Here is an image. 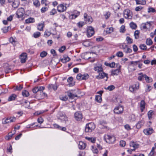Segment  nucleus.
<instances>
[{"label":"nucleus","instance_id":"nucleus-1","mask_svg":"<svg viewBox=\"0 0 156 156\" xmlns=\"http://www.w3.org/2000/svg\"><path fill=\"white\" fill-rule=\"evenodd\" d=\"M108 74L104 73L103 71L102 65L101 64H98V79H102L106 77L105 80L107 81L108 78Z\"/></svg>","mask_w":156,"mask_h":156},{"label":"nucleus","instance_id":"nucleus-2","mask_svg":"<svg viewBox=\"0 0 156 156\" xmlns=\"http://www.w3.org/2000/svg\"><path fill=\"white\" fill-rule=\"evenodd\" d=\"M95 126L93 122H90L87 124L85 129L86 132H92L95 128Z\"/></svg>","mask_w":156,"mask_h":156},{"label":"nucleus","instance_id":"nucleus-3","mask_svg":"<svg viewBox=\"0 0 156 156\" xmlns=\"http://www.w3.org/2000/svg\"><path fill=\"white\" fill-rule=\"evenodd\" d=\"M57 117H59L58 119H63L65 122L66 123L68 121V117L66 116L65 113L63 112H59L57 114Z\"/></svg>","mask_w":156,"mask_h":156},{"label":"nucleus","instance_id":"nucleus-4","mask_svg":"<svg viewBox=\"0 0 156 156\" xmlns=\"http://www.w3.org/2000/svg\"><path fill=\"white\" fill-rule=\"evenodd\" d=\"M123 15L124 17L127 19H131L132 17L131 12L128 9H126L124 11Z\"/></svg>","mask_w":156,"mask_h":156},{"label":"nucleus","instance_id":"nucleus-5","mask_svg":"<svg viewBox=\"0 0 156 156\" xmlns=\"http://www.w3.org/2000/svg\"><path fill=\"white\" fill-rule=\"evenodd\" d=\"M94 34V29L91 26L88 27L87 30V36L88 37L92 36Z\"/></svg>","mask_w":156,"mask_h":156},{"label":"nucleus","instance_id":"nucleus-6","mask_svg":"<svg viewBox=\"0 0 156 156\" xmlns=\"http://www.w3.org/2000/svg\"><path fill=\"white\" fill-rule=\"evenodd\" d=\"M25 13L24 9L23 8H19L16 12V15L18 18H21Z\"/></svg>","mask_w":156,"mask_h":156},{"label":"nucleus","instance_id":"nucleus-7","mask_svg":"<svg viewBox=\"0 0 156 156\" xmlns=\"http://www.w3.org/2000/svg\"><path fill=\"white\" fill-rule=\"evenodd\" d=\"M84 20L86 23L90 24L92 22L93 20L90 16H88L87 14L85 13L84 14Z\"/></svg>","mask_w":156,"mask_h":156},{"label":"nucleus","instance_id":"nucleus-8","mask_svg":"<svg viewBox=\"0 0 156 156\" xmlns=\"http://www.w3.org/2000/svg\"><path fill=\"white\" fill-rule=\"evenodd\" d=\"M123 111V108L122 106L119 105L116 107L114 109V113L117 114L122 113Z\"/></svg>","mask_w":156,"mask_h":156},{"label":"nucleus","instance_id":"nucleus-9","mask_svg":"<svg viewBox=\"0 0 156 156\" xmlns=\"http://www.w3.org/2000/svg\"><path fill=\"white\" fill-rule=\"evenodd\" d=\"M105 138L106 140V142L109 143H114L115 140V139L114 137L108 135H106L105 136Z\"/></svg>","mask_w":156,"mask_h":156},{"label":"nucleus","instance_id":"nucleus-10","mask_svg":"<svg viewBox=\"0 0 156 156\" xmlns=\"http://www.w3.org/2000/svg\"><path fill=\"white\" fill-rule=\"evenodd\" d=\"M75 119L77 120H80L82 118V113L80 112H76L74 115Z\"/></svg>","mask_w":156,"mask_h":156},{"label":"nucleus","instance_id":"nucleus-11","mask_svg":"<svg viewBox=\"0 0 156 156\" xmlns=\"http://www.w3.org/2000/svg\"><path fill=\"white\" fill-rule=\"evenodd\" d=\"M67 93L69 99H73L77 97V94H74L73 90L68 91L67 92Z\"/></svg>","mask_w":156,"mask_h":156},{"label":"nucleus","instance_id":"nucleus-12","mask_svg":"<svg viewBox=\"0 0 156 156\" xmlns=\"http://www.w3.org/2000/svg\"><path fill=\"white\" fill-rule=\"evenodd\" d=\"M66 7L63 4H60L57 7V10L58 12H62L66 10Z\"/></svg>","mask_w":156,"mask_h":156},{"label":"nucleus","instance_id":"nucleus-13","mask_svg":"<svg viewBox=\"0 0 156 156\" xmlns=\"http://www.w3.org/2000/svg\"><path fill=\"white\" fill-rule=\"evenodd\" d=\"M121 67V66L119 65L118 67V69H112L111 71V75H118L120 72V69Z\"/></svg>","mask_w":156,"mask_h":156},{"label":"nucleus","instance_id":"nucleus-14","mask_svg":"<svg viewBox=\"0 0 156 156\" xmlns=\"http://www.w3.org/2000/svg\"><path fill=\"white\" fill-rule=\"evenodd\" d=\"M153 130L152 128H148L144 130V134L146 135H149L151 134L153 132Z\"/></svg>","mask_w":156,"mask_h":156},{"label":"nucleus","instance_id":"nucleus-15","mask_svg":"<svg viewBox=\"0 0 156 156\" xmlns=\"http://www.w3.org/2000/svg\"><path fill=\"white\" fill-rule=\"evenodd\" d=\"M98 149L100 150L101 149L102 150L101 151H100V153L102 154L103 156H107L108 152L105 148H103L100 145L98 144Z\"/></svg>","mask_w":156,"mask_h":156},{"label":"nucleus","instance_id":"nucleus-16","mask_svg":"<svg viewBox=\"0 0 156 156\" xmlns=\"http://www.w3.org/2000/svg\"><path fill=\"white\" fill-rule=\"evenodd\" d=\"M20 60L21 63H25L26 60L27 55L26 53H23L20 55Z\"/></svg>","mask_w":156,"mask_h":156},{"label":"nucleus","instance_id":"nucleus-17","mask_svg":"<svg viewBox=\"0 0 156 156\" xmlns=\"http://www.w3.org/2000/svg\"><path fill=\"white\" fill-rule=\"evenodd\" d=\"M58 86L56 84H50L48 86V88L49 90H55L57 89Z\"/></svg>","mask_w":156,"mask_h":156},{"label":"nucleus","instance_id":"nucleus-18","mask_svg":"<svg viewBox=\"0 0 156 156\" xmlns=\"http://www.w3.org/2000/svg\"><path fill=\"white\" fill-rule=\"evenodd\" d=\"M86 147V144L82 141H80L78 144V147L80 149H84Z\"/></svg>","mask_w":156,"mask_h":156},{"label":"nucleus","instance_id":"nucleus-19","mask_svg":"<svg viewBox=\"0 0 156 156\" xmlns=\"http://www.w3.org/2000/svg\"><path fill=\"white\" fill-rule=\"evenodd\" d=\"M70 60V58L67 55H64L63 56V58L61 59V61L63 63H66Z\"/></svg>","mask_w":156,"mask_h":156},{"label":"nucleus","instance_id":"nucleus-20","mask_svg":"<svg viewBox=\"0 0 156 156\" xmlns=\"http://www.w3.org/2000/svg\"><path fill=\"white\" fill-rule=\"evenodd\" d=\"M144 123V121L142 119L138 122L136 124V126L137 129H140L142 126H143Z\"/></svg>","mask_w":156,"mask_h":156},{"label":"nucleus","instance_id":"nucleus-21","mask_svg":"<svg viewBox=\"0 0 156 156\" xmlns=\"http://www.w3.org/2000/svg\"><path fill=\"white\" fill-rule=\"evenodd\" d=\"M20 4L19 0H15L12 3V6L14 8H16L18 7Z\"/></svg>","mask_w":156,"mask_h":156},{"label":"nucleus","instance_id":"nucleus-22","mask_svg":"<svg viewBox=\"0 0 156 156\" xmlns=\"http://www.w3.org/2000/svg\"><path fill=\"white\" fill-rule=\"evenodd\" d=\"M44 26V22H42V23L38 24L37 25V29L38 30L40 31L43 30Z\"/></svg>","mask_w":156,"mask_h":156},{"label":"nucleus","instance_id":"nucleus-23","mask_svg":"<svg viewBox=\"0 0 156 156\" xmlns=\"http://www.w3.org/2000/svg\"><path fill=\"white\" fill-rule=\"evenodd\" d=\"M23 85L19 84L13 87L14 90L15 91H20L23 88Z\"/></svg>","mask_w":156,"mask_h":156},{"label":"nucleus","instance_id":"nucleus-24","mask_svg":"<svg viewBox=\"0 0 156 156\" xmlns=\"http://www.w3.org/2000/svg\"><path fill=\"white\" fill-rule=\"evenodd\" d=\"M73 79L72 77H69L67 79V82L69 83V87H72L73 86L74 84V83H73Z\"/></svg>","mask_w":156,"mask_h":156},{"label":"nucleus","instance_id":"nucleus-25","mask_svg":"<svg viewBox=\"0 0 156 156\" xmlns=\"http://www.w3.org/2000/svg\"><path fill=\"white\" fill-rule=\"evenodd\" d=\"M35 22L34 19L33 18L30 17L26 19L25 20V22L27 23H34Z\"/></svg>","mask_w":156,"mask_h":156},{"label":"nucleus","instance_id":"nucleus-26","mask_svg":"<svg viewBox=\"0 0 156 156\" xmlns=\"http://www.w3.org/2000/svg\"><path fill=\"white\" fill-rule=\"evenodd\" d=\"M130 146L131 147H132L133 148V149L132 151L135 150L136 148H137L138 147V145L135 144L133 142H131L130 144Z\"/></svg>","mask_w":156,"mask_h":156},{"label":"nucleus","instance_id":"nucleus-27","mask_svg":"<svg viewBox=\"0 0 156 156\" xmlns=\"http://www.w3.org/2000/svg\"><path fill=\"white\" fill-rule=\"evenodd\" d=\"M16 96H17L16 94H12L9 97L8 101H10L15 100L16 98Z\"/></svg>","mask_w":156,"mask_h":156},{"label":"nucleus","instance_id":"nucleus-28","mask_svg":"<svg viewBox=\"0 0 156 156\" xmlns=\"http://www.w3.org/2000/svg\"><path fill=\"white\" fill-rule=\"evenodd\" d=\"M145 102L144 100H142L140 102V108L142 112H143L145 108Z\"/></svg>","mask_w":156,"mask_h":156},{"label":"nucleus","instance_id":"nucleus-29","mask_svg":"<svg viewBox=\"0 0 156 156\" xmlns=\"http://www.w3.org/2000/svg\"><path fill=\"white\" fill-rule=\"evenodd\" d=\"M85 138L86 139L92 143H94L96 141V138H93L86 136Z\"/></svg>","mask_w":156,"mask_h":156},{"label":"nucleus","instance_id":"nucleus-30","mask_svg":"<svg viewBox=\"0 0 156 156\" xmlns=\"http://www.w3.org/2000/svg\"><path fill=\"white\" fill-rule=\"evenodd\" d=\"M103 92V91L102 90L98 91V94H100V95H98V102H101L102 101L101 96Z\"/></svg>","mask_w":156,"mask_h":156},{"label":"nucleus","instance_id":"nucleus-31","mask_svg":"<svg viewBox=\"0 0 156 156\" xmlns=\"http://www.w3.org/2000/svg\"><path fill=\"white\" fill-rule=\"evenodd\" d=\"M136 4L137 5L141 4L143 5H145L146 4V1L145 0H135Z\"/></svg>","mask_w":156,"mask_h":156},{"label":"nucleus","instance_id":"nucleus-32","mask_svg":"<svg viewBox=\"0 0 156 156\" xmlns=\"http://www.w3.org/2000/svg\"><path fill=\"white\" fill-rule=\"evenodd\" d=\"M146 43L147 45H151L152 44L153 42L151 39L147 38L146 40Z\"/></svg>","mask_w":156,"mask_h":156},{"label":"nucleus","instance_id":"nucleus-33","mask_svg":"<svg viewBox=\"0 0 156 156\" xmlns=\"http://www.w3.org/2000/svg\"><path fill=\"white\" fill-rule=\"evenodd\" d=\"M126 40L127 42V43L128 44H132L133 43V39L127 36L126 38Z\"/></svg>","mask_w":156,"mask_h":156},{"label":"nucleus","instance_id":"nucleus-34","mask_svg":"<svg viewBox=\"0 0 156 156\" xmlns=\"http://www.w3.org/2000/svg\"><path fill=\"white\" fill-rule=\"evenodd\" d=\"M79 12H78L77 14H72L69 16V18L72 19H75L79 15Z\"/></svg>","mask_w":156,"mask_h":156},{"label":"nucleus","instance_id":"nucleus-35","mask_svg":"<svg viewBox=\"0 0 156 156\" xmlns=\"http://www.w3.org/2000/svg\"><path fill=\"white\" fill-rule=\"evenodd\" d=\"M140 32L138 30H136L134 33V36L136 39H137L139 37Z\"/></svg>","mask_w":156,"mask_h":156},{"label":"nucleus","instance_id":"nucleus-36","mask_svg":"<svg viewBox=\"0 0 156 156\" xmlns=\"http://www.w3.org/2000/svg\"><path fill=\"white\" fill-rule=\"evenodd\" d=\"M123 51L126 53H131L132 52V50L128 46L125 48V49H124Z\"/></svg>","mask_w":156,"mask_h":156},{"label":"nucleus","instance_id":"nucleus-37","mask_svg":"<svg viewBox=\"0 0 156 156\" xmlns=\"http://www.w3.org/2000/svg\"><path fill=\"white\" fill-rule=\"evenodd\" d=\"M130 27L132 29H135L137 27L136 25L133 22L130 23Z\"/></svg>","mask_w":156,"mask_h":156},{"label":"nucleus","instance_id":"nucleus-38","mask_svg":"<svg viewBox=\"0 0 156 156\" xmlns=\"http://www.w3.org/2000/svg\"><path fill=\"white\" fill-rule=\"evenodd\" d=\"M22 94L24 97H27L29 95V92L26 90H23L22 92Z\"/></svg>","mask_w":156,"mask_h":156},{"label":"nucleus","instance_id":"nucleus-39","mask_svg":"<svg viewBox=\"0 0 156 156\" xmlns=\"http://www.w3.org/2000/svg\"><path fill=\"white\" fill-rule=\"evenodd\" d=\"M144 78L146 81L148 83L151 82L152 81V79L151 78L147 76L146 75Z\"/></svg>","mask_w":156,"mask_h":156},{"label":"nucleus","instance_id":"nucleus-40","mask_svg":"<svg viewBox=\"0 0 156 156\" xmlns=\"http://www.w3.org/2000/svg\"><path fill=\"white\" fill-rule=\"evenodd\" d=\"M141 74L142 75L139 76L138 77V79L140 81L142 80L145 78V75H143L142 73H140L139 75Z\"/></svg>","mask_w":156,"mask_h":156},{"label":"nucleus","instance_id":"nucleus-41","mask_svg":"<svg viewBox=\"0 0 156 156\" xmlns=\"http://www.w3.org/2000/svg\"><path fill=\"white\" fill-rule=\"evenodd\" d=\"M47 53L45 51H43L41 52L40 56L42 58H44L47 55Z\"/></svg>","mask_w":156,"mask_h":156},{"label":"nucleus","instance_id":"nucleus-42","mask_svg":"<svg viewBox=\"0 0 156 156\" xmlns=\"http://www.w3.org/2000/svg\"><path fill=\"white\" fill-rule=\"evenodd\" d=\"M41 33L39 32H37L34 33L33 34V36L35 38H38L40 36Z\"/></svg>","mask_w":156,"mask_h":156},{"label":"nucleus","instance_id":"nucleus-43","mask_svg":"<svg viewBox=\"0 0 156 156\" xmlns=\"http://www.w3.org/2000/svg\"><path fill=\"white\" fill-rule=\"evenodd\" d=\"M120 8V6L118 3L115 4L113 6V9L115 10H117L119 9Z\"/></svg>","mask_w":156,"mask_h":156},{"label":"nucleus","instance_id":"nucleus-44","mask_svg":"<svg viewBox=\"0 0 156 156\" xmlns=\"http://www.w3.org/2000/svg\"><path fill=\"white\" fill-rule=\"evenodd\" d=\"M14 134H12L11 133H9L7 136H6L5 139L7 140H9L11 139Z\"/></svg>","mask_w":156,"mask_h":156},{"label":"nucleus","instance_id":"nucleus-45","mask_svg":"<svg viewBox=\"0 0 156 156\" xmlns=\"http://www.w3.org/2000/svg\"><path fill=\"white\" fill-rule=\"evenodd\" d=\"M33 4L37 7L39 6L40 5L39 1L38 0H35L33 2Z\"/></svg>","mask_w":156,"mask_h":156},{"label":"nucleus","instance_id":"nucleus-46","mask_svg":"<svg viewBox=\"0 0 156 156\" xmlns=\"http://www.w3.org/2000/svg\"><path fill=\"white\" fill-rule=\"evenodd\" d=\"M139 48L142 50H146L147 49V46H146L144 44H141L139 46Z\"/></svg>","mask_w":156,"mask_h":156},{"label":"nucleus","instance_id":"nucleus-47","mask_svg":"<svg viewBox=\"0 0 156 156\" xmlns=\"http://www.w3.org/2000/svg\"><path fill=\"white\" fill-rule=\"evenodd\" d=\"M9 28H10L9 26L5 27L2 28V30L3 33H6L8 31V30Z\"/></svg>","mask_w":156,"mask_h":156},{"label":"nucleus","instance_id":"nucleus-48","mask_svg":"<svg viewBox=\"0 0 156 156\" xmlns=\"http://www.w3.org/2000/svg\"><path fill=\"white\" fill-rule=\"evenodd\" d=\"M126 29L124 25H122L120 28L119 31L121 33H124L125 32Z\"/></svg>","mask_w":156,"mask_h":156},{"label":"nucleus","instance_id":"nucleus-49","mask_svg":"<svg viewBox=\"0 0 156 156\" xmlns=\"http://www.w3.org/2000/svg\"><path fill=\"white\" fill-rule=\"evenodd\" d=\"M108 29V30H106V33L107 34H110L113 31L114 28L112 27H110Z\"/></svg>","mask_w":156,"mask_h":156},{"label":"nucleus","instance_id":"nucleus-50","mask_svg":"<svg viewBox=\"0 0 156 156\" xmlns=\"http://www.w3.org/2000/svg\"><path fill=\"white\" fill-rule=\"evenodd\" d=\"M134 88L135 90H137L139 88V82H137L133 85Z\"/></svg>","mask_w":156,"mask_h":156},{"label":"nucleus","instance_id":"nucleus-51","mask_svg":"<svg viewBox=\"0 0 156 156\" xmlns=\"http://www.w3.org/2000/svg\"><path fill=\"white\" fill-rule=\"evenodd\" d=\"M140 62L139 61H132L130 62V65H129V66H130V65H133V66H134L136 65L137 63Z\"/></svg>","mask_w":156,"mask_h":156},{"label":"nucleus","instance_id":"nucleus-52","mask_svg":"<svg viewBox=\"0 0 156 156\" xmlns=\"http://www.w3.org/2000/svg\"><path fill=\"white\" fill-rule=\"evenodd\" d=\"M92 150L93 152L94 153L97 154L98 149H97V148L93 146H92Z\"/></svg>","mask_w":156,"mask_h":156},{"label":"nucleus","instance_id":"nucleus-53","mask_svg":"<svg viewBox=\"0 0 156 156\" xmlns=\"http://www.w3.org/2000/svg\"><path fill=\"white\" fill-rule=\"evenodd\" d=\"M89 77V75L87 74H84L83 75H82V80H86Z\"/></svg>","mask_w":156,"mask_h":156},{"label":"nucleus","instance_id":"nucleus-54","mask_svg":"<svg viewBox=\"0 0 156 156\" xmlns=\"http://www.w3.org/2000/svg\"><path fill=\"white\" fill-rule=\"evenodd\" d=\"M60 99L63 101H66L68 99V97L66 95L60 97Z\"/></svg>","mask_w":156,"mask_h":156},{"label":"nucleus","instance_id":"nucleus-55","mask_svg":"<svg viewBox=\"0 0 156 156\" xmlns=\"http://www.w3.org/2000/svg\"><path fill=\"white\" fill-rule=\"evenodd\" d=\"M85 24L84 22H80L77 24V26L79 27H82Z\"/></svg>","mask_w":156,"mask_h":156},{"label":"nucleus","instance_id":"nucleus-56","mask_svg":"<svg viewBox=\"0 0 156 156\" xmlns=\"http://www.w3.org/2000/svg\"><path fill=\"white\" fill-rule=\"evenodd\" d=\"M57 12L56 10L54 9H53L50 12V15H54Z\"/></svg>","mask_w":156,"mask_h":156},{"label":"nucleus","instance_id":"nucleus-57","mask_svg":"<svg viewBox=\"0 0 156 156\" xmlns=\"http://www.w3.org/2000/svg\"><path fill=\"white\" fill-rule=\"evenodd\" d=\"M66 49V47L65 46H63L59 49L58 50L60 52L62 53Z\"/></svg>","mask_w":156,"mask_h":156},{"label":"nucleus","instance_id":"nucleus-58","mask_svg":"<svg viewBox=\"0 0 156 156\" xmlns=\"http://www.w3.org/2000/svg\"><path fill=\"white\" fill-rule=\"evenodd\" d=\"M126 142L124 140H121L120 142V145L122 147H124L126 145Z\"/></svg>","mask_w":156,"mask_h":156},{"label":"nucleus","instance_id":"nucleus-59","mask_svg":"<svg viewBox=\"0 0 156 156\" xmlns=\"http://www.w3.org/2000/svg\"><path fill=\"white\" fill-rule=\"evenodd\" d=\"M110 16V13L108 12L104 14V16L106 19H107Z\"/></svg>","mask_w":156,"mask_h":156},{"label":"nucleus","instance_id":"nucleus-60","mask_svg":"<svg viewBox=\"0 0 156 156\" xmlns=\"http://www.w3.org/2000/svg\"><path fill=\"white\" fill-rule=\"evenodd\" d=\"M116 55L119 57H122L123 56V54L122 51H118L116 54Z\"/></svg>","mask_w":156,"mask_h":156},{"label":"nucleus","instance_id":"nucleus-61","mask_svg":"<svg viewBox=\"0 0 156 156\" xmlns=\"http://www.w3.org/2000/svg\"><path fill=\"white\" fill-rule=\"evenodd\" d=\"M115 88V87L113 85H110L108 86L106 89L109 90L110 91H111L114 89Z\"/></svg>","mask_w":156,"mask_h":156},{"label":"nucleus","instance_id":"nucleus-62","mask_svg":"<svg viewBox=\"0 0 156 156\" xmlns=\"http://www.w3.org/2000/svg\"><path fill=\"white\" fill-rule=\"evenodd\" d=\"M82 75L80 73H79L77 74V75L76 76V79L78 80H82Z\"/></svg>","mask_w":156,"mask_h":156},{"label":"nucleus","instance_id":"nucleus-63","mask_svg":"<svg viewBox=\"0 0 156 156\" xmlns=\"http://www.w3.org/2000/svg\"><path fill=\"white\" fill-rule=\"evenodd\" d=\"M155 11H156L153 8H149L148 9V12L149 13H150L151 12H155Z\"/></svg>","mask_w":156,"mask_h":156},{"label":"nucleus","instance_id":"nucleus-64","mask_svg":"<svg viewBox=\"0 0 156 156\" xmlns=\"http://www.w3.org/2000/svg\"><path fill=\"white\" fill-rule=\"evenodd\" d=\"M10 122H13L16 121V118L14 117H9Z\"/></svg>","mask_w":156,"mask_h":156}]
</instances>
